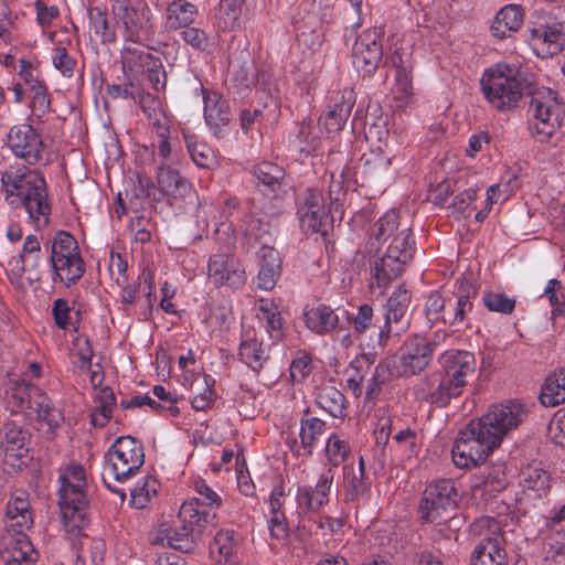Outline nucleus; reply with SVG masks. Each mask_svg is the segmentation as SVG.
Masks as SVG:
<instances>
[{"label": "nucleus", "mask_w": 565, "mask_h": 565, "mask_svg": "<svg viewBox=\"0 0 565 565\" xmlns=\"http://www.w3.org/2000/svg\"><path fill=\"white\" fill-rule=\"evenodd\" d=\"M438 362L441 366L438 373V386L429 393L428 401L444 407L451 398L458 397L469 380L473 377L477 362L473 353L459 350L444 352Z\"/></svg>", "instance_id": "39448f33"}, {"label": "nucleus", "mask_w": 565, "mask_h": 565, "mask_svg": "<svg viewBox=\"0 0 565 565\" xmlns=\"http://www.w3.org/2000/svg\"><path fill=\"white\" fill-rule=\"evenodd\" d=\"M30 90L32 115L40 119L51 110V100L47 96L46 86L39 81H33L30 84Z\"/></svg>", "instance_id": "864d4df0"}, {"label": "nucleus", "mask_w": 565, "mask_h": 565, "mask_svg": "<svg viewBox=\"0 0 565 565\" xmlns=\"http://www.w3.org/2000/svg\"><path fill=\"white\" fill-rule=\"evenodd\" d=\"M294 23L297 30V40L311 51L319 50L323 42V33L321 30L311 29L308 31L305 26H300L299 20H295Z\"/></svg>", "instance_id": "69168bd1"}, {"label": "nucleus", "mask_w": 565, "mask_h": 565, "mask_svg": "<svg viewBox=\"0 0 565 565\" xmlns=\"http://www.w3.org/2000/svg\"><path fill=\"white\" fill-rule=\"evenodd\" d=\"M253 174L257 180V186L263 185L265 194L278 196L285 185V170L273 162L262 161L253 168Z\"/></svg>", "instance_id": "f704fd0d"}, {"label": "nucleus", "mask_w": 565, "mask_h": 565, "mask_svg": "<svg viewBox=\"0 0 565 565\" xmlns=\"http://www.w3.org/2000/svg\"><path fill=\"white\" fill-rule=\"evenodd\" d=\"M0 439L6 457L22 458L29 451L30 431L15 420H8L0 429Z\"/></svg>", "instance_id": "cd10ccee"}, {"label": "nucleus", "mask_w": 565, "mask_h": 565, "mask_svg": "<svg viewBox=\"0 0 565 565\" xmlns=\"http://www.w3.org/2000/svg\"><path fill=\"white\" fill-rule=\"evenodd\" d=\"M324 452L327 457L324 470H331L332 476H335V469L345 461L350 454V446L337 434H333L327 440Z\"/></svg>", "instance_id": "49530a36"}, {"label": "nucleus", "mask_w": 565, "mask_h": 565, "mask_svg": "<svg viewBox=\"0 0 565 565\" xmlns=\"http://www.w3.org/2000/svg\"><path fill=\"white\" fill-rule=\"evenodd\" d=\"M411 301V292L402 286L390 296L384 306V324L379 332L380 347H386L392 335L398 337L408 329Z\"/></svg>", "instance_id": "4468645a"}, {"label": "nucleus", "mask_w": 565, "mask_h": 565, "mask_svg": "<svg viewBox=\"0 0 565 565\" xmlns=\"http://www.w3.org/2000/svg\"><path fill=\"white\" fill-rule=\"evenodd\" d=\"M355 104V96L352 89H344L337 94L333 104L320 116L319 125L326 135L339 132L351 115Z\"/></svg>", "instance_id": "412c9836"}, {"label": "nucleus", "mask_w": 565, "mask_h": 565, "mask_svg": "<svg viewBox=\"0 0 565 565\" xmlns=\"http://www.w3.org/2000/svg\"><path fill=\"white\" fill-rule=\"evenodd\" d=\"M50 264L52 281H58L66 287L75 285L85 274L78 243L70 233L60 231L53 237Z\"/></svg>", "instance_id": "0eeeda50"}, {"label": "nucleus", "mask_w": 565, "mask_h": 565, "mask_svg": "<svg viewBox=\"0 0 565 565\" xmlns=\"http://www.w3.org/2000/svg\"><path fill=\"white\" fill-rule=\"evenodd\" d=\"M190 530L177 529H159L156 535L151 539L152 545L168 546L182 553H192L198 547V541Z\"/></svg>", "instance_id": "72a5a7b5"}, {"label": "nucleus", "mask_w": 565, "mask_h": 565, "mask_svg": "<svg viewBox=\"0 0 565 565\" xmlns=\"http://www.w3.org/2000/svg\"><path fill=\"white\" fill-rule=\"evenodd\" d=\"M238 355L242 362L256 372L264 366L269 358L268 349L255 334L250 335L249 331H245L243 334Z\"/></svg>", "instance_id": "c9c22d12"}, {"label": "nucleus", "mask_w": 565, "mask_h": 565, "mask_svg": "<svg viewBox=\"0 0 565 565\" xmlns=\"http://www.w3.org/2000/svg\"><path fill=\"white\" fill-rule=\"evenodd\" d=\"M374 317L373 307L369 303L359 306L356 313L348 315V322L355 334H363L372 326Z\"/></svg>", "instance_id": "bf43d9fd"}, {"label": "nucleus", "mask_w": 565, "mask_h": 565, "mask_svg": "<svg viewBox=\"0 0 565 565\" xmlns=\"http://www.w3.org/2000/svg\"><path fill=\"white\" fill-rule=\"evenodd\" d=\"M544 296L553 307L552 317H562L565 315V294L563 285L558 279H550L544 289Z\"/></svg>", "instance_id": "4d7b16f0"}, {"label": "nucleus", "mask_w": 565, "mask_h": 565, "mask_svg": "<svg viewBox=\"0 0 565 565\" xmlns=\"http://www.w3.org/2000/svg\"><path fill=\"white\" fill-rule=\"evenodd\" d=\"M36 552L25 533H9L0 558L6 565H35Z\"/></svg>", "instance_id": "5701e85b"}, {"label": "nucleus", "mask_w": 565, "mask_h": 565, "mask_svg": "<svg viewBox=\"0 0 565 565\" xmlns=\"http://www.w3.org/2000/svg\"><path fill=\"white\" fill-rule=\"evenodd\" d=\"M157 494V480L152 477L143 479L142 484H136L130 491V505L136 509H143L152 497Z\"/></svg>", "instance_id": "5fc2aeb1"}, {"label": "nucleus", "mask_w": 565, "mask_h": 565, "mask_svg": "<svg viewBox=\"0 0 565 565\" xmlns=\"http://www.w3.org/2000/svg\"><path fill=\"white\" fill-rule=\"evenodd\" d=\"M392 373V363L384 365L382 363L377 364L374 369L373 375L369 381L366 392H365V398L366 399H373L376 397L382 390V385L386 381V373Z\"/></svg>", "instance_id": "0e129e2a"}, {"label": "nucleus", "mask_w": 565, "mask_h": 565, "mask_svg": "<svg viewBox=\"0 0 565 565\" xmlns=\"http://www.w3.org/2000/svg\"><path fill=\"white\" fill-rule=\"evenodd\" d=\"M8 534L25 533L33 525L32 512L30 510L29 494L25 491H15L7 505Z\"/></svg>", "instance_id": "bb28decb"}, {"label": "nucleus", "mask_w": 565, "mask_h": 565, "mask_svg": "<svg viewBox=\"0 0 565 565\" xmlns=\"http://www.w3.org/2000/svg\"><path fill=\"white\" fill-rule=\"evenodd\" d=\"M375 362L374 353H363L356 356L350 363V370L355 371V375L348 379L347 384L348 387L352 391L355 397H359L362 394V383L364 380V375L362 374L363 370L366 367H371V365Z\"/></svg>", "instance_id": "8fccbe9b"}, {"label": "nucleus", "mask_w": 565, "mask_h": 565, "mask_svg": "<svg viewBox=\"0 0 565 565\" xmlns=\"http://www.w3.org/2000/svg\"><path fill=\"white\" fill-rule=\"evenodd\" d=\"M523 10L521 6L509 4L502 8L495 15L491 26L492 34L499 39L510 36L518 31L523 23Z\"/></svg>", "instance_id": "e433bc0d"}, {"label": "nucleus", "mask_w": 565, "mask_h": 565, "mask_svg": "<svg viewBox=\"0 0 565 565\" xmlns=\"http://www.w3.org/2000/svg\"><path fill=\"white\" fill-rule=\"evenodd\" d=\"M380 33L376 29L366 30L355 40L352 49V62L358 72L372 75L383 58Z\"/></svg>", "instance_id": "a211bd4d"}, {"label": "nucleus", "mask_w": 565, "mask_h": 565, "mask_svg": "<svg viewBox=\"0 0 565 565\" xmlns=\"http://www.w3.org/2000/svg\"><path fill=\"white\" fill-rule=\"evenodd\" d=\"M460 290V294L456 298L454 313L448 319V323L451 327H460L463 324L467 315L471 312L473 308L471 299L477 295V289L470 285H467L466 288L461 285Z\"/></svg>", "instance_id": "de8ad7c7"}, {"label": "nucleus", "mask_w": 565, "mask_h": 565, "mask_svg": "<svg viewBox=\"0 0 565 565\" xmlns=\"http://www.w3.org/2000/svg\"><path fill=\"white\" fill-rule=\"evenodd\" d=\"M532 40L546 55H565V23H552L533 30Z\"/></svg>", "instance_id": "c85d7f7f"}, {"label": "nucleus", "mask_w": 565, "mask_h": 565, "mask_svg": "<svg viewBox=\"0 0 565 565\" xmlns=\"http://www.w3.org/2000/svg\"><path fill=\"white\" fill-rule=\"evenodd\" d=\"M258 318L266 323V330L273 340H279L282 337V319L280 312L267 305L259 307Z\"/></svg>", "instance_id": "13d9d810"}, {"label": "nucleus", "mask_w": 565, "mask_h": 565, "mask_svg": "<svg viewBox=\"0 0 565 565\" xmlns=\"http://www.w3.org/2000/svg\"><path fill=\"white\" fill-rule=\"evenodd\" d=\"M7 143L12 153L28 164H36L42 159L44 143L38 130L29 124L11 127Z\"/></svg>", "instance_id": "dca6fc26"}, {"label": "nucleus", "mask_w": 565, "mask_h": 565, "mask_svg": "<svg viewBox=\"0 0 565 565\" xmlns=\"http://www.w3.org/2000/svg\"><path fill=\"white\" fill-rule=\"evenodd\" d=\"M4 201L14 210H22L36 226H46L51 203L44 177L24 166L9 167L1 174Z\"/></svg>", "instance_id": "7ed1b4c3"}, {"label": "nucleus", "mask_w": 565, "mask_h": 565, "mask_svg": "<svg viewBox=\"0 0 565 565\" xmlns=\"http://www.w3.org/2000/svg\"><path fill=\"white\" fill-rule=\"evenodd\" d=\"M391 160L381 154L363 157L351 172L352 185L381 191L390 179Z\"/></svg>", "instance_id": "f3484780"}, {"label": "nucleus", "mask_w": 565, "mask_h": 565, "mask_svg": "<svg viewBox=\"0 0 565 565\" xmlns=\"http://www.w3.org/2000/svg\"><path fill=\"white\" fill-rule=\"evenodd\" d=\"M322 136L323 129L320 125L316 127L312 119H303L294 134L291 142L300 152L309 154L316 149L317 142Z\"/></svg>", "instance_id": "c03bdc74"}, {"label": "nucleus", "mask_w": 565, "mask_h": 565, "mask_svg": "<svg viewBox=\"0 0 565 565\" xmlns=\"http://www.w3.org/2000/svg\"><path fill=\"white\" fill-rule=\"evenodd\" d=\"M152 190H154V184L150 180L139 179L138 186H135L134 193L129 196V207L134 212L142 210Z\"/></svg>", "instance_id": "774afa93"}, {"label": "nucleus", "mask_w": 565, "mask_h": 565, "mask_svg": "<svg viewBox=\"0 0 565 565\" xmlns=\"http://www.w3.org/2000/svg\"><path fill=\"white\" fill-rule=\"evenodd\" d=\"M120 57L125 78L128 79L129 86H135V81L139 83L140 75H145L150 67L158 66L156 63L160 56L130 42L122 47Z\"/></svg>", "instance_id": "aec40b11"}, {"label": "nucleus", "mask_w": 565, "mask_h": 565, "mask_svg": "<svg viewBox=\"0 0 565 565\" xmlns=\"http://www.w3.org/2000/svg\"><path fill=\"white\" fill-rule=\"evenodd\" d=\"M370 480L365 475L356 472L354 466L343 467V490L347 502H358L370 492Z\"/></svg>", "instance_id": "ea45409f"}, {"label": "nucleus", "mask_w": 565, "mask_h": 565, "mask_svg": "<svg viewBox=\"0 0 565 565\" xmlns=\"http://www.w3.org/2000/svg\"><path fill=\"white\" fill-rule=\"evenodd\" d=\"M394 94L397 99L405 100L413 93L412 72L406 66L396 65Z\"/></svg>", "instance_id": "052dcab7"}, {"label": "nucleus", "mask_w": 565, "mask_h": 565, "mask_svg": "<svg viewBox=\"0 0 565 565\" xmlns=\"http://www.w3.org/2000/svg\"><path fill=\"white\" fill-rule=\"evenodd\" d=\"M460 494L451 479H440L428 484L423 492L418 505V514L423 522H445L456 511Z\"/></svg>", "instance_id": "1a4fd4ad"}, {"label": "nucleus", "mask_w": 565, "mask_h": 565, "mask_svg": "<svg viewBox=\"0 0 565 565\" xmlns=\"http://www.w3.org/2000/svg\"><path fill=\"white\" fill-rule=\"evenodd\" d=\"M324 430L326 422L312 416L309 409H306L300 419V441L298 443L296 439L292 440L290 446L291 451L298 457L311 456L315 445L319 441Z\"/></svg>", "instance_id": "a878e982"}, {"label": "nucleus", "mask_w": 565, "mask_h": 565, "mask_svg": "<svg viewBox=\"0 0 565 565\" xmlns=\"http://www.w3.org/2000/svg\"><path fill=\"white\" fill-rule=\"evenodd\" d=\"M480 90L487 103L500 113L515 110L524 95L531 96L529 113L533 117L530 129L543 139L551 137L564 113L563 104L555 90L535 87L520 67L497 63L486 68L479 81Z\"/></svg>", "instance_id": "f257e3e1"}, {"label": "nucleus", "mask_w": 565, "mask_h": 565, "mask_svg": "<svg viewBox=\"0 0 565 565\" xmlns=\"http://www.w3.org/2000/svg\"><path fill=\"white\" fill-rule=\"evenodd\" d=\"M333 479L331 470H323L315 487H299L297 492L299 508L309 512H318L323 508L329 502Z\"/></svg>", "instance_id": "4be33fe9"}, {"label": "nucleus", "mask_w": 565, "mask_h": 565, "mask_svg": "<svg viewBox=\"0 0 565 565\" xmlns=\"http://www.w3.org/2000/svg\"><path fill=\"white\" fill-rule=\"evenodd\" d=\"M482 303L489 311L511 315L515 309L516 300L503 292L487 291L482 296Z\"/></svg>", "instance_id": "603ef678"}, {"label": "nucleus", "mask_w": 565, "mask_h": 565, "mask_svg": "<svg viewBox=\"0 0 565 565\" xmlns=\"http://www.w3.org/2000/svg\"><path fill=\"white\" fill-rule=\"evenodd\" d=\"M317 404L333 417L344 416L345 396L334 386H322L316 397Z\"/></svg>", "instance_id": "a18cd8bd"}, {"label": "nucleus", "mask_w": 565, "mask_h": 565, "mask_svg": "<svg viewBox=\"0 0 565 565\" xmlns=\"http://www.w3.org/2000/svg\"><path fill=\"white\" fill-rule=\"evenodd\" d=\"M111 12L122 23L128 42L143 44L153 36L152 13L145 1L116 0Z\"/></svg>", "instance_id": "9d476101"}, {"label": "nucleus", "mask_w": 565, "mask_h": 565, "mask_svg": "<svg viewBox=\"0 0 565 565\" xmlns=\"http://www.w3.org/2000/svg\"><path fill=\"white\" fill-rule=\"evenodd\" d=\"M540 401L546 407H554L565 402V369L558 370L545 380Z\"/></svg>", "instance_id": "37998d69"}, {"label": "nucleus", "mask_w": 565, "mask_h": 565, "mask_svg": "<svg viewBox=\"0 0 565 565\" xmlns=\"http://www.w3.org/2000/svg\"><path fill=\"white\" fill-rule=\"evenodd\" d=\"M89 25L97 34L103 43H111L116 40V33L109 26L108 17L105 10L100 8H90L88 10Z\"/></svg>", "instance_id": "3c124183"}, {"label": "nucleus", "mask_w": 565, "mask_h": 565, "mask_svg": "<svg viewBox=\"0 0 565 565\" xmlns=\"http://www.w3.org/2000/svg\"><path fill=\"white\" fill-rule=\"evenodd\" d=\"M196 7L185 0H174L167 8V28L179 30L188 28L195 20Z\"/></svg>", "instance_id": "a19ab883"}, {"label": "nucleus", "mask_w": 565, "mask_h": 565, "mask_svg": "<svg viewBox=\"0 0 565 565\" xmlns=\"http://www.w3.org/2000/svg\"><path fill=\"white\" fill-rule=\"evenodd\" d=\"M105 458V469L109 470L116 481L124 482L143 466V446L135 437L121 436L115 440Z\"/></svg>", "instance_id": "9b49d317"}, {"label": "nucleus", "mask_w": 565, "mask_h": 565, "mask_svg": "<svg viewBox=\"0 0 565 565\" xmlns=\"http://www.w3.org/2000/svg\"><path fill=\"white\" fill-rule=\"evenodd\" d=\"M209 277L214 285L237 287L244 282L245 271L239 263L223 254H216L209 262Z\"/></svg>", "instance_id": "393cba45"}, {"label": "nucleus", "mask_w": 565, "mask_h": 565, "mask_svg": "<svg viewBox=\"0 0 565 565\" xmlns=\"http://www.w3.org/2000/svg\"><path fill=\"white\" fill-rule=\"evenodd\" d=\"M526 415L527 411L523 404L516 401H509L491 405L484 415L475 418V420L480 423L488 438H491L500 446L503 438L515 430Z\"/></svg>", "instance_id": "f8f14e48"}, {"label": "nucleus", "mask_w": 565, "mask_h": 565, "mask_svg": "<svg viewBox=\"0 0 565 565\" xmlns=\"http://www.w3.org/2000/svg\"><path fill=\"white\" fill-rule=\"evenodd\" d=\"M188 151L199 168L213 169L217 164L213 149L204 142H188Z\"/></svg>", "instance_id": "6e6d98bb"}, {"label": "nucleus", "mask_w": 565, "mask_h": 565, "mask_svg": "<svg viewBox=\"0 0 565 565\" xmlns=\"http://www.w3.org/2000/svg\"><path fill=\"white\" fill-rule=\"evenodd\" d=\"M436 347L435 341L424 337H408L401 348L399 358L391 362L392 374L405 377L419 374L430 364Z\"/></svg>", "instance_id": "ddd939ff"}, {"label": "nucleus", "mask_w": 565, "mask_h": 565, "mask_svg": "<svg viewBox=\"0 0 565 565\" xmlns=\"http://www.w3.org/2000/svg\"><path fill=\"white\" fill-rule=\"evenodd\" d=\"M204 118L214 135L218 136L221 128L231 120V111L227 100L218 93L203 89Z\"/></svg>", "instance_id": "7c9ffc66"}, {"label": "nucleus", "mask_w": 565, "mask_h": 565, "mask_svg": "<svg viewBox=\"0 0 565 565\" xmlns=\"http://www.w3.org/2000/svg\"><path fill=\"white\" fill-rule=\"evenodd\" d=\"M11 271L15 276L28 274L30 281H39L41 278V245L39 239L29 235L25 237L21 254L10 262Z\"/></svg>", "instance_id": "b1692460"}, {"label": "nucleus", "mask_w": 565, "mask_h": 565, "mask_svg": "<svg viewBox=\"0 0 565 565\" xmlns=\"http://www.w3.org/2000/svg\"><path fill=\"white\" fill-rule=\"evenodd\" d=\"M146 92L139 85L138 82L135 81V86H129L128 79L125 85L113 84L107 86V94L111 98H124V99H132L135 103H139L141 97Z\"/></svg>", "instance_id": "680f3d73"}, {"label": "nucleus", "mask_w": 565, "mask_h": 565, "mask_svg": "<svg viewBox=\"0 0 565 565\" xmlns=\"http://www.w3.org/2000/svg\"><path fill=\"white\" fill-rule=\"evenodd\" d=\"M237 534L233 530H221L214 539V546L224 557L225 562H230L236 546Z\"/></svg>", "instance_id": "e2e57ef3"}, {"label": "nucleus", "mask_w": 565, "mask_h": 565, "mask_svg": "<svg viewBox=\"0 0 565 565\" xmlns=\"http://www.w3.org/2000/svg\"><path fill=\"white\" fill-rule=\"evenodd\" d=\"M352 184L351 169L349 167L343 168L338 175L335 172L331 174V182L328 190V199L331 212H337L339 217L342 215V202L347 195V189Z\"/></svg>", "instance_id": "79ce46f5"}, {"label": "nucleus", "mask_w": 565, "mask_h": 565, "mask_svg": "<svg viewBox=\"0 0 565 565\" xmlns=\"http://www.w3.org/2000/svg\"><path fill=\"white\" fill-rule=\"evenodd\" d=\"M257 254L260 259L257 287L263 290H271L281 273L279 253L264 242Z\"/></svg>", "instance_id": "c756f323"}, {"label": "nucleus", "mask_w": 565, "mask_h": 565, "mask_svg": "<svg viewBox=\"0 0 565 565\" xmlns=\"http://www.w3.org/2000/svg\"><path fill=\"white\" fill-rule=\"evenodd\" d=\"M297 214L302 228L327 234L328 225L334 221L337 212H331L329 204L327 207L324 195L320 191L307 189L299 200Z\"/></svg>", "instance_id": "2eb2a0df"}, {"label": "nucleus", "mask_w": 565, "mask_h": 565, "mask_svg": "<svg viewBox=\"0 0 565 565\" xmlns=\"http://www.w3.org/2000/svg\"><path fill=\"white\" fill-rule=\"evenodd\" d=\"M307 327L318 334L332 331L339 323V317L330 306L318 305L305 311Z\"/></svg>", "instance_id": "58836bf2"}, {"label": "nucleus", "mask_w": 565, "mask_h": 565, "mask_svg": "<svg viewBox=\"0 0 565 565\" xmlns=\"http://www.w3.org/2000/svg\"><path fill=\"white\" fill-rule=\"evenodd\" d=\"M157 182L162 194L168 198L171 205L182 207L194 196L192 184L169 166H160L157 172Z\"/></svg>", "instance_id": "6ab92c4d"}, {"label": "nucleus", "mask_w": 565, "mask_h": 565, "mask_svg": "<svg viewBox=\"0 0 565 565\" xmlns=\"http://www.w3.org/2000/svg\"><path fill=\"white\" fill-rule=\"evenodd\" d=\"M246 10V0H221L216 12L218 28L223 31L239 29Z\"/></svg>", "instance_id": "4c0bfd02"}, {"label": "nucleus", "mask_w": 565, "mask_h": 565, "mask_svg": "<svg viewBox=\"0 0 565 565\" xmlns=\"http://www.w3.org/2000/svg\"><path fill=\"white\" fill-rule=\"evenodd\" d=\"M499 447L488 438L480 423L471 419L462 428L451 449L452 461L458 468H471L483 462L487 457Z\"/></svg>", "instance_id": "6e6552de"}, {"label": "nucleus", "mask_w": 565, "mask_h": 565, "mask_svg": "<svg viewBox=\"0 0 565 565\" xmlns=\"http://www.w3.org/2000/svg\"><path fill=\"white\" fill-rule=\"evenodd\" d=\"M215 514H211L199 507V499L185 501L179 511L181 530H190L195 536L201 539L207 524H213Z\"/></svg>", "instance_id": "473e14b6"}, {"label": "nucleus", "mask_w": 565, "mask_h": 565, "mask_svg": "<svg viewBox=\"0 0 565 565\" xmlns=\"http://www.w3.org/2000/svg\"><path fill=\"white\" fill-rule=\"evenodd\" d=\"M9 394V402L17 412L34 415L36 420L44 422L49 426V438H53L54 430L64 422V416L52 399L39 386L25 380L13 382Z\"/></svg>", "instance_id": "423d86ee"}, {"label": "nucleus", "mask_w": 565, "mask_h": 565, "mask_svg": "<svg viewBox=\"0 0 565 565\" xmlns=\"http://www.w3.org/2000/svg\"><path fill=\"white\" fill-rule=\"evenodd\" d=\"M470 565H509L507 552L498 536H486L473 548Z\"/></svg>", "instance_id": "2f4dec72"}, {"label": "nucleus", "mask_w": 565, "mask_h": 565, "mask_svg": "<svg viewBox=\"0 0 565 565\" xmlns=\"http://www.w3.org/2000/svg\"><path fill=\"white\" fill-rule=\"evenodd\" d=\"M507 484L508 480L502 466L490 470L482 482L483 491L493 495L505 489Z\"/></svg>", "instance_id": "338daca9"}, {"label": "nucleus", "mask_w": 565, "mask_h": 565, "mask_svg": "<svg viewBox=\"0 0 565 565\" xmlns=\"http://www.w3.org/2000/svg\"><path fill=\"white\" fill-rule=\"evenodd\" d=\"M373 235L380 246L370 262L371 288H385L399 277L412 262L415 241L411 227L399 222V215L395 210L379 218Z\"/></svg>", "instance_id": "f03ea898"}, {"label": "nucleus", "mask_w": 565, "mask_h": 565, "mask_svg": "<svg viewBox=\"0 0 565 565\" xmlns=\"http://www.w3.org/2000/svg\"><path fill=\"white\" fill-rule=\"evenodd\" d=\"M58 481V504L64 530L71 537H76L88 524L85 471L81 466L71 465Z\"/></svg>", "instance_id": "20e7f679"}, {"label": "nucleus", "mask_w": 565, "mask_h": 565, "mask_svg": "<svg viewBox=\"0 0 565 565\" xmlns=\"http://www.w3.org/2000/svg\"><path fill=\"white\" fill-rule=\"evenodd\" d=\"M446 300L438 291H433L428 295L425 306L424 315L426 324L429 328L443 322L448 323V319L445 316Z\"/></svg>", "instance_id": "09e8293b"}]
</instances>
